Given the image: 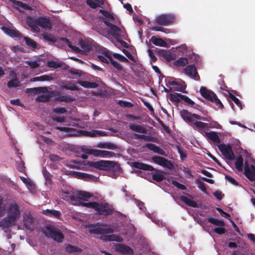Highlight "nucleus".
<instances>
[{
  "instance_id": "obj_48",
  "label": "nucleus",
  "mask_w": 255,
  "mask_h": 255,
  "mask_svg": "<svg viewBox=\"0 0 255 255\" xmlns=\"http://www.w3.org/2000/svg\"><path fill=\"white\" fill-rule=\"evenodd\" d=\"M57 100L61 102H71L74 100V99L70 96L68 95H61L56 98Z\"/></svg>"
},
{
  "instance_id": "obj_11",
  "label": "nucleus",
  "mask_w": 255,
  "mask_h": 255,
  "mask_svg": "<svg viewBox=\"0 0 255 255\" xmlns=\"http://www.w3.org/2000/svg\"><path fill=\"white\" fill-rule=\"evenodd\" d=\"M20 214L19 207L16 203H12L9 205L7 215L11 217H14L17 220L19 218Z\"/></svg>"
},
{
  "instance_id": "obj_29",
  "label": "nucleus",
  "mask_w": 255,
  "mask_h": 255,
  "mask_svg": "<svg viewBox=\"0 0 255 255\" xmlns=\"http://www.w3.org/2000/svg\"><path fill=\"white\" fill-rule=\"evenodd\" d=\"M151 41L152 43L156 46H159L161 47H167V43L161 38H157L153 36L151 39Z\"/></svg>"
},
{
  "instance_id": "obj_26",
  "label": "nucleus",
  "mask_w": 255,
  "mask_h": 255,
  "mask_svg": "<svg viewBox=\"0 0 255 255\" xmlns=\"http://www.w3.org/2000/svg\"><path fill=\"white\" fill-rule=\"evenodd\" d=\"M154 172L151 173L153 180L159 182L164 179V176L162 170L155 168Z\"/></svg>"
},
{
  "instance_id": "obj_6",
  "label": "nucleus",
  "mask_w": 255,
  "mask_h": 255,
  "mask_svg": "<svg viewBox=\"0 0 255 255\" xmlns=\"http://www.w3.org/2000/svg\"><path fill=\"white\" fill-rule=\"evenodd\" d=\"M218 147L226 158L230 160L235 159L234 153L232 150V146L230 144H220L218 145Z\"/></svg>"
},
{
  "instance_id": "obj_13",
  "label": "nucleus",
  "mask_w": 255,
  "mask_h": 255,
  "mask_svg": "<svg viewBox=\"0 0 255 255\" xmlns=\"http://www.w3.org/2000/svg\"><path fill=\"white\" fill-rule=\"evenodd\" d=\"M116 249L117 252L123 255H133V251L129 246L122 244H117Z\"/></svg>"
},
{
  "instance_id": "obj_60",
  "label": "nucleus",
  "mask_w": 255,
  "mask_h": 255,
  "mask_svg": "<svg viewBox=\"0 0 255 255\" xmlns=\"http://www.w3.org/2000/svg\"><path fill=\"white\" fill-rule=\"evenodd\" d=\"M63 88L70 90H77L78 87L74 84L70 83L63 86Z\"/></svg>"
},
{
  "instance_id": "obj_3",
  "label": "nucleus",
  "mask_w": 255,
  "mask_h": 255,
  "mask_svg": "<svg viewBox=\"0 0 255 255\" xmlns=\"http://www.w3.org/2000/svg\"><path fill=\"white\" fill-rule=\"evenodd\" d=\"M87 164L92 167L106 171L112 170L114 172H120L121 168L120 164L113 161L100 160L99 161H88Z\"/></svg>"
},
{
  "instance_id": "obj_32",
  "label": "nucleus",
  "mask_w": 255,
  "mask_h": 255,
  "mask_svg": "<svg viewBox=\"0 0 255 255\" xmlns=\"http://www.w3.org/2000/svg\"><path fill=\"white\" fill-rule=\"evenodd\" d=\"M42 213L43 214L46 216L49 217H54L56 218H59L61 215V213L60 211L54 210L46 209L43 210Z\"/></svg>"
},
{
  "instance_id": "obj_18",
  "label": "nucleus",
  "mask_w": 255,
  "mask_h": 255,
  "mask_svg": "<svg viewBox=\"0 0 255 255\" xmlns=\"http://www.w3.org/2000/svg\"><path fill=\"white\" fill-rule=\"evenodd\" d=\"M26 23L33 32H37L39 31L40 29L38 27L37 24V18H33L31 17H28Z\"/></svg>"
},
{
  "instance_id": "obj_41",
  "label": "nucleus",
  "mask_w": 255,
  "mask_h": 255,
  "mask_svg": "<svg viewBox=\"0 0 255 255\" xmlns=\"http://www.w3.org/2000/svg\"><path fill=\"white\" fill-rule=\"evenodd\" d=\"M134 138L142 139L148 141H154V138L153 137L144 134H138L135 133L134 134Z\"/></svg>"
},
{
  "instance_id": "obj_39",
  "label": "nucleus",
  "mask_w": 255,
  "mask_h": 255,
  "mask_svg": "<svg viewBox=\"0 0 255 255\" xmlns=\"http://www.w3.org/2000/svg\"><path fill=\"white\" fill-rule=\"evenodd\" d=\"M60 40L65 42L68 47L72 49L74 51L79 53L80 51V49L75 46H73L70 40L66 37H61Z\"/></svg>"
},
{
  "instance_id": "obj_30",
  "label": "nucleus",
  "mask_w": 255,
  "mask_h": 255,
  "mask_svg": "<svg viewBox=\"0 0 255 255\" xmlns=\"http://www.w3.org/2000/svg\"><path fill=\"white\" fill-rule=\"evenodd\" d=\"M129 128L132 131L141 133H146L147 129L139 125L131 124L129 126Z\"/></svg>"
},
{
  "instance_id": "obj_21",
  "label": "nucleus",
  "mask_w": 255,
  "mask_h": 255,
  "mask_svg": "<svg viewBox=\"0 0 255 255\" xmlns=\"http://www.w3.org/2000/svg\"><path fill=\"white\" fill-rule=\"evenodd\" d=\"M2 29L5 33L11 37H20L21 36V33L16 29L5 26H3Z\"/></svg>"
},
{
  "instance_id": "obj_15",
  "label": "nucleus",
  "mask_w": 255,
  "mask_h": 255,
  "mask_svg": "<svg viewBox=\"0 0 255 255\" xmlns=\"http://www.w3.org/2000/svg\"><path fill=\"white\" fill-rule=\"evenodd\" d=\"M201 95L206 100L213 102V99L216 97V94L207 90L205 87H201L200 89Z\"/></svg>"
},
{
  "instance_id": "obj_16",
  "label": "nucleus",
  "mask_w": 255,
  "mask_h": 255,
  "mask_svg": "<svg viewBox=\"0 0 255 255\" xmlns=\"http://www.w3.org/2000/svg\"><path fill=\"white\" fill-rule=\"evenodd\" d=\"M156 52L159 56L162 57L167 61L173 60L175 58L174 54H173L169 51L164 49H158Z\"/></svg>"
},
{
  "instance_id": "obj_54",
  "label": "nucleus",
  "mask_w": 255,
  "mask_h": 255,
  "mask_svg": "<svg viewBox=\"0 0 255 255\" xmlns=\"http://www.w3.org/2000/svg\"><path fill=\"white\" fill-rule=\"evenodd\" d=\"M68 174L73 177H75L81 179L83 176V172L74 171H69Z\"/></svg>"
},
{
  "instance_id": "obj_2",
  "label": "nucleus",
  "mask_w": 255,
  "mask_h": 255,
  "mask_svg": "<svg viewBox=\"0 0 255 255\" xmlns=\"http://www.w3.org/2000/svg\"><path fill=\"white\" fill-rule=\"evenodd\" d=\"M80 205L83 207L94 209L96 214L100 215L108 216L113 214L114 209L113 207L108 203H98L96 202H82Z\"/></svg>"
},
{
  "instance_id": "obj_10",
  "label": "nucleus",
  "mask_w": 255,
  "mask_h": 255,
  "mask_svg": "<svg viewBox=\"0 0 255 255\" xmlns=\"http://www.w3.org/2000/svg\"><path fill=\"white\" fill-rule=\"evenodd\" d=\"M244 174L250 181H255V166L252 165L250 168L249 165L246 164L244 167Z\"/></svg>"
},
{
  "instance_id": "obj_61",
  "label": "nucleus",
  "mask_w": 255,
  "mask_h": 255,
  "mask_svg": "<svg viewBox=\"0 0 255 255\" xmlns=\"http://www.w3.org/2000/svg\"><path fill=\"white\" fill-rule=\"evenodd\" d=\"M118 104L120 106L124 107L131 108L133 106V104L131 103L122 100L119 101Z\"/></svg>"
},
{
  "instance_id": "obj_9",
  "label": "nucleus",
  "mask_w": 255,
  "mask_h": 255,
  "mask_svg": "<svg viewBox=\"0 0 255 255\" xmlns=\"http://www.w3.org/2000/svg\"><path fill=\"white\" fill-rule=\"evenodd\" d=\"M34 219L30 213L25 214L23 216V223L25 227L28 230L32 231L34 230Z\"/></svg>"
},
{
  "instance_id": "obj_43",
  "label": "nucleus",
  "mask_w": 255,
  "mask_h": 255,
  "mask_svg": "<svg viewBox=\"0 0 255 255\" xmlns=\"http://www.w3.org/2000/svg\"><path fill=\"white\" fill-rule=\"evenodd\" d=\"M79 44L81 48L83 49L85 51L89 52L91 50V45L87 42L81 40L80 41Z\"/></svg>"
},
{
  "instance_id": "obj_25",
  "label": "nucleus",
  "mask_w": 255,
  "mask_h": 255,
  "mask_svg": "<svg viewBox=\"0 0 255 255\" xmlns=\"http://www.w3.org/2000/svg\"><path fill=\"white\" fill-rule=\"evenodd\" d=\"M205 136L207 137L210 140L217 143H221V140L217 132L211 131L210 132H205Z\"/></svg>"
},
{
  "instance_id": "obj_28",
  "label": "nucleus",
  "mask_w": 255,
  "mask_h": 255,
  "mask_svg": "<svg viewBox=\"0 0 255 255\" xmlns=\"http://www.w3.org/2000/svg\"><path fill=\"white\" fill-rule=\"evenodd\" d=\"M190 126L193 128H196L198 130H202L205 128H207V127H208V124L200 121H196L193 123H191Z\"/></svg>"
},
{
  "instance_id": "obj_62",
  "label": "nucleus",
  "mask_w": 255,
  "mask_h": 255,
  "mask_svg": "<svg viewBox=\"0 0 255 255\" xmlns=\"http://www.w3.org/2000/svg\"><path fill=\"white\" fill-rule=\"evenodd\" d=\"M109 61L111 64L117 69L120 70L122 69V66L118 62L115 61L113 58H111Z\"/></svg>"
},
{
  "instance_id": "obj_46",
  "label": "nucleus",
  "mask_w": 255,
  "mask_h": 255,
  "mask_svg": "<svg viewBox=\"0 0 255 255\" xmlns=\"http://www.w3.org/2000/svg\"><path fill=\"white\" fill-rule=\"evenodd\" d=\"M65 249L66 251L69 253L81 252L82 251L81 249L71 245H68L66 247Z\"/></svg>"
},
{
  "instance_id": "obj_14",
  "label": "nucleus",
  "mask_w": 255,
  "mask_h": 255,
  "mask_svg": "<svg viewBox=\"0 0 255 255\" xmlns=\"http://www.w3.org/2000/svg\"><path fill=\"white\" fill-rule=\"evenodd\" d=\"M102 20L105 24V25L113 32L112 34L115 35L116 37L117 36H118L119 35V33L122 32L120 28H119L118 26L111 23L108 20H107V19L104 18H103Z\"/></svg>"
},
{
  "instance_id": "obj_31",
  "label": "nucleus",
  "mask_w": 255,
  "mask_h": 255,
  "mask_svg": "<svg viewBox=\"0 0 255 255\" xmlns=\"http://www.w3.org/2000/svg\"><path fill=\"white\" fill-rule=\"evenodd\" d=\"M56 128L60 131H65L69 133L68 134L69 136L77 135V134L75 133L76 131L72 128L57 127Z\"/></svg>"
},
{
  "instance_id": "obj_37",
  "label": "nucleus",
  "mask_w": 255,
  "mask_h": 255,
  "mask_svg": "<svg viewBox=\"0 0 255 255\" xmlns=\"http://www.w3.org/2000/svg\"><path fill=\"white\" fill-rule=\"evenodd\" d=\"M11 2L15 5L18 6L23 9L26 10H31V7L26 3H23L21 1H18L16 0H10Z\"/></svg>"
},
{
  "instance_id": "obj_53",
  "label": "nucleus",
  "mask_w": 255,
  "mask_h": 255,
  "mask_svg": "<svg viewBox=\"0 0 255 255\" xmlns=\"http://www.w3.org/2000/svg\"><path fill=\"white\" fill-rule=\"evenodd\" d=\"M209 122L210 123L208 124V127L207 128H221V126L217 122L213 121L212 119L211 121Z\"/></svg>"
},
{
  "instance_id": "obj_44",
  "label": "nucleus",
  "mask_w": 255,
  "mask_h": 255,
  "mask_svg": "<svg viewBox=\"0 0 255 255\" xmlns=\"http://www.w3.org/2000/svg\"><path fill=\"white\" fill-rule=\"evenodd\" d=\"M24 40L25 41L26 44L28 47L32 48H36L37 47V43L33 39L28 37H24Z\"/></svg>"
},
{
  "instance_id": "obj_40",
  "label": "nucleus",
  "mask_w": 255,
  "mask_h": 255,
  "mask_svg": "<svg viewBox=\"0 0 255 255\" xmlns=\"http://www.w3.org/2000/svg\"><path fill=\"white\" fill-rule=\"evenodd\" d=\"M92 196L91 194L85 191H79L78 193V196H76L78 199L83 200L84 201H87V199L90 198Z\"/></svg>"
},
{
  "instance_id": "obj_1",
  "label": "nucleus",
  "mask_w": 255,
  "mask_h": 255,
  "mask_svg": "<svg viewBox=\"0 0 255 255\" xmlns=\"http://www.w3.org/2000/svg\"><path fill=\"white\" fill-rule=\"evenodd\" d=\"M91 227H93L94 228L89 230V232L90 234H94L97 235H102L100 237V239L104 241H116L119 243H121L123 241V239L118 235L112 234L107 235L106 234L113 233L114 230L106 224H101L94 226V225H91Z\"/></svg>"
},
{
  "instance_id": "obj_12",
  "label": "nucleus",
  "mask_w": 255,
  "mask_h": 255,
  "mask_svg": "<svg viewBox=\"0 0 255 255\" xmlns=\"http://www.w3.org/2000/svg\"><path fill=\"white\" fill-rule=\"evenodd\" d=\"M16 221V219L14 217H11L7 215L6 217L0 222V226L2 227L3 228H9L14 225Z\"/></svg>"
},
{
  "instance_id": "obj_45",
  "label": "nucleus",
  "mask_w": 255,
  "mask_h": 255,
  "mask_svg": "<svg viewBox=\"0 0 255 255\" xmlns=\"http://www.w3.org/2000/svg\"><path fill=\"white\" fill-rule=\"evenodd\" d=\"M81 179L87 181H93L96 182L97 181V177L91 174L83 173V176Z\"/></svg>"
},
{
  "instance_id": "obj_63",
  "label": "nucleus",
  "mask_w": 255,
  "mask_h": 255,
  "mask_svg": "<svg viewBox=\"0 0 255 255\" xmlns=\"http://www.w3.org/2000/svg\"><path fill=\"white\" fill-rule=\"evenodd\" d=\"M27 64L30 66V67L32 69H34L38 67L39 66V63L36 61H27Z\"/></svg>"
},
{
  "instance_id": "obj_47",
  "label": "nucleus",
  "mask_w": 255,
  "mask_h": 255,
  "mask_svg": "<svg viewBox=\"0 0 255 255\" xmlns=\"http://www.w3.org/2000/svg\"><path fill=\"white\" fill-rule=\"evenodd\" d=\"M181 96H183V95L180 93L171 94L170 95L169 99L171 101L179 103L182 100Z\"/></svg>"
},
{
  "instance_id": "obj_38",
  "label": "nucleus",
  "mask_w": 255,
  "mask_h": 255,
  "mask_svg": "<svg viewBox=\"0 0 255 255\" xmlns=\"http://www.w3.org/2000/svg\"><path fill=\"white\" fill-rule=\"evenodd\" d=\"M243 161L244 160L242 156L240 155L237 157L235 163V165L236 168L239 171H242L243 170Z\"/></svg>"
},
{
  "instance_id": "obj_42",
  "label": "nucleus",
  "mask_w": 255,
  "mask_h": 255,
  "mask_svg": "<svg viewBox=\"0 0 255 255\" xmlns=\"http://www.w3.org/2000/svg\"><path fill=\"white\" fill-rule=\"evenodd\" d=\"M63 63L62 62H57L53 60H50L47 62V66L50 68H57L62 67Z\"/></svg>"
},
{
  "instance_id": "obj_50",
  "label": "nucleus",
  "mask_w": 255,
  "mask_h": 255,
  "mask_svg": "<svg viewBox=\"0 0 255 255\" xmlns=\"http://www.w3.org/2000/svg\"><path fill=\"white\" fill-rule=\"evenodd\" d=\"M100 12L104 16L110 19L113 20L116 17V15L113 13L110 12L104 9H100Z\"/></svg>"
},
{
  "instance_id": "obj_51",
  "label": "nucleus",
  "mask_w": 255,
  "mask_h": 255,
  "mask_svg": "<svg viewBox=\"0 0 255 255\" xmlns=\"http://www.w3.org/2000/svg\"><path fill=\"white\" fill-rule=\"evenodd\" d=\"M46 87H37L34 88L27 89V91H29L34 94L40 93L41 92H44V90H46Z\"/></svg>"
},
{
  "instance_id": "obj_20",
  "label": "nucleus",
  "mask_w": 255,
  "mask_h": 255,
  "mask_svg": "<svg viewBox=\"0 0 255 255\" xmlns=\"http://www.w3.org/2000/svg\"><path fill=\"white\" fill-rule=\"evenodd\" d=\"M61 198L67 201H77L78 198L74 196L73 193L71 191H62L61 194Z\"/></svg>"
},
{
  "instance_id": "obj_5",
  "label": "nucleus",
  "mask_w": 255,
  "mask_h": 255,
  "mask_svg": "<svg viewBox=\"0 0 255 255\" xmlns=\"http://www.w3.org/2000/svg\"><path fill=\"white\" fill-rule=\"evenodd\" d=\"M175 17L172 14H163L156 18V23L160 25L167 26L171 24L175 21Z\"/></svg>"
},
{
  "instance_id": "obj_52",
  "label": "nucleus",
  "mask_w": 255,
  "mask_h": 255,
  "mask_svg": "<svg viewBox=\"0 0 255 255\" xmlns=\"http://www.w3.org/2000/svg\"><path fill=\"white\" fill-rule=\"evenodd\" d=\"M229 97L234 102V103L240 108L241 110L242 109V104L238 98L231 93L229 94Z\"/></svg>"
},
{
  "instance_id": "obj_22",
  "label": "nucleus",
  "mask_w": 255,
  "mask_h": 255,
  "mask_svg": "<svg viewBox=\"0 0 255 255\" xmlns=\"http://www.w3.org/2000/svg\"><path fill=\"white\" fill-rule=\"evenodd\" d=\"M37 24L38 26H40V27L44 28H51V23L49 19L44 17H37Z\"/></svg>"
},
{
  "instance_id": "obj_56",
  "label": "nucleus",
  "mask_w": 255,
  "mask_h": 255,
  "mask_svg": "<svg viewBox=\"0 0 255 255\" xmlns=\"http://www.w3.org/2000/svg\"><path fill=\"white\" fill-rule=\"evenodd\" d=\"M19 86V82L17 79L11 80L7 83L8 88L17 87Z\"/></svg>"
},
{
  "instance_id": "obj_19",
  "label": "nucleus",
  "mask_w": 255,
  "mask_h": 255,
  "mask_svg": "<svg viewBox=\"0 0 255 255\" xmlns=\"http://www.w3.org/2000/svg\"><path fill=\"white\" fill-rule=\"evenodd\" d=\"M94 153H95V156L102 158L116 156V154L114 152L107 150H102L96 149V151H94Z\"/></svg>"
},
{
  "instance_id": "obj_27",
  "label": "nucleus",
  "mask_w": 255,
  "mask_h": 255,
  "mask_svg": "<svg viewBox=\"0 0 255 255\" xmlns=\"http://www.w3.org/2000/svg\"><path fill=\"white\" fill-rule=\"evenodd\" d=\"M180 114L181 118L185 122L189 124L192 122V113L186 110L183 109L180 111Z\"/></svg>"
},
{
  "instance_id": "obj_33",
  "label": "nucleus",
  "mask_w": 255,
  "mask_h": 255,
  "mask_svg": "<svg viewBox=\"0 0 255 255\" xmlns=\"http://www.w3.org/2000/svg\"><path fill=\"white\" fill-rule=\"evenodd\" d=\"M78 84L86 88H95L98 87V84L96 83L87 81H79Z\"/></svg>"
},
{
  "instance_id": "obj_59",
  "label": "nucleus",
  "mask_w": 255,
  "mask_h": 255,
  "mask_svg": "<svg viewBox=\"0 0 255 255\" xmlns=\"http://www.w3.org/2000/svg\"><path fill=\"white\" fill-rule=\"evenodd\" d=\"M181 99L188 105L192 106L195 104L194 101L191 100L189 97L185 95H183V96H181Z\"/></svg>"
},
{
  "instance_id": "obj_7",
  "label": "nucleus",
  "mask_w": 255,
  "mask_h": 255,
  "mask_svg": "<svg viewBox=\"0 0 255 255\" xmlns=\"http://www.w3.org/2000/svg\"><path fill=\"white\" fill-rule=\"evenodd\" d=\"M151 159L152 161L164 168H167L169 169H172L174 168V164L170 160L167 159L159 156H153L152 157Z\"/></svg>"
},
{
  "instance_id": "obj_64",
  "label": "nucleus",
  "mask_w": 255,
  "mask_h": 255,
  "mask_svg": "<svg viewBox=\"0 0 255 255\" xmlns=\"http://www.w3.org/2000/svg\"><path fill=\"white\" fill-rule=\"evenodd\" d=\"M69 72L72 75H77L79 77H80L81 75V73H82V71L75 68H71L69 71Z\"/></svg>"
},
{
  "instance_id": "obj_24",
  "label": "nucleus",
  "mask_w": 255,
  "mask_h": 255,
  "mask_svg": "<svg viewBox=\"0 0 255 255\" xmlns=\"http://www.w3.org/2000/svg\"><path fill=\"white\" fill-rule=\"evenodd\" d=\"M80 133L84 136L89 137H95L97 135L103 136L104 135V132L97 130H91V131L80 130Z\"/></svg>"
},
{
  "instance_id": "obj_57",
  "label": "nucleus",
  "mask_w": 255,
  "mask_h": 255,
  "mask_svg": "<svg viewBox=\"0 0 255 255\" xmlns=\"http://www.w3.org/2000/svg\"><path fill=\"white\" fill-rule=\"evenodd\" d=\"M43 39L47 41L51 42L52 43H55L56 40L54 36L49 35L48 34H45L43 35Z\"/></svg>"
},
{
  "instance_id": "obj_35",
  "label": "nucleus",
  "mask_w": 255,
  "mask_h": 255,
  "mask_svg": "<svg viewBox=\"0 0 255 255\" xmlns=\"http://www.w3.org/2000/svg\"><path fill=\"white\" fill-rule=\"evenodd\" d=\"M188 63V59L185 57H180L173 62V65L176 67H183Z\"/></svg>"
},
{
  "instance_id": "obj_4",
  "label": "nucleus",
  "mask_w": 255,
  "mask_h": 255,
  "mask_svg": "<svg viewBox=\"0 0 255 255\" xmlns=\"http://www.w3.org/2000/svg\"><path fill=\"white\" fill-rule=\"evenodd\" d=\"M45 228L48 232V233H44L46 236L51 238L57 242H62L64 236L59 229L51 226H46Z\"/></svg>"
},
{
  "instance_id": "obj_23",
  "label": "nucleus",
  "mask_w": 255,
  "mask_h": 255,
  "mask_svg": "<svg viewBox=\"0 0 255 255\" xmlns=\"http://www.w3.org/2000/svg\"><path fill=\"white\" fill-rule=\"evenodd\" d=\"M145 146L148 149L154 151L155 153H158L161 155H166L165 151L154 144L151 143H146Z\"/></svg>"
},
{
  "instance_id": "obj_36",
  "label": "nucleus",
  "mask_w": 255,
  "mask_h": 255,
  "mask_svg": "<svg viewBox=\"0 0 255 255\" xmlns=\"http://www.w3.org/2000/svg\"><path fill=\"white\" fill-rule=\"evenodd\" d=\"M208 221L209 222L211 223V224L215 225L216 226L220 227H224L225 225L224 221L215 219L213 217L209 218L208 219Z\"/></svg>"
},
{
  "instance_id": "obj_17",
  "label": "nucleus",
  "mask_w": 255,
  "mask_h": 255,
  "mask_svg": "<svg viewBox=\"0 0 255 255\" xmlns=\"http://www.w3.org/2000/svg\"><path fill=\"white\" fill-rule=\"evenodd\" d=\"M132 167L135 168H137L143 170L152 171L155 169V168L151 165L139 162H133L132 163Z\"/></svg>"
},
{
  "instance_id": "obj_34",
  "label": "nucleus",
  "mask_w": 255,
  "mask_h": 255,
  "mask_svg": "<svg viewBox=\"0 0 255 255\" xmlns=\"http://www.w3.org/2000/svg\"><path fill=\"white\" fill-rule=\"evenodd\" d=\"M180 200L183 202L184 203H185L186 205H187L189 206L193 207V208H197L198 205L197 203L189 199L188 198H187L186 196H181L180 198Z\"/></svg>"
},
{
  "instance_id": "obj_8",
  "label": "nucleus",
  "mask_w": 255,
  "mask_h": 255,
  "mask_svg": "<svg viewBox=\"0 0 255 255\" xmlns=\"http://www.w3.org/2000/svg\"><path fill=\"white\" fill-rule=\"evenodd\" d=\"M185 74L190 78L194 79L196 81L200 80V76L198 73L197 69L194 65H188L184 68Z\"/></svg>"
},
{
  "instance_id": "obj_55",
  "label": "nucleus",
  "mask_w": 255,
  "mask_h": 255,
  "mask_svg": "<svg viewBox=\"0 0 255 255\" xmlns=\"http://www.w3.org/2000/svg\"><path fill=\"white\" fill-rule=\"evenodd\" d=\"M81 151L86 153L95 155V153H94V151H96V149H90L88 148L85 146H81L80 148Z\"/></svg>"
},
{
  "instance_id": "obj_49",
  "label": "nucleus",
  "mask_w": 255,
  "mask_h": 255,
  "mask_svg": "<svg viewBox=\"0 0 255 255\" xmlns=\"http://www.w3.org/2000/svg\"><path fill=\"white\" fill-rule=\"evenodd\" d=\"M195 183L197 184V187L198 188H199L204 193H207V188L206 187L205 184L204 182H202L200 179H196L195 180Z\"/></svg>"
},
{
  "instance_id": "obj_58",
  "label": "nucleus",
  "mask_w": 255,
  "mask_h": 255,
  "mask_svg": "<svg viewBox=\"0 0 255 255\" xmlns=\"http://www.w3.org/2000/svg\"><path fill=\"white\" fill-rule=\"evenodd\" d=\"M171 184L180 190H184L186 189V187L184 185L180 183L176 180H172Z\"/></svg>"
}]
</instances>
